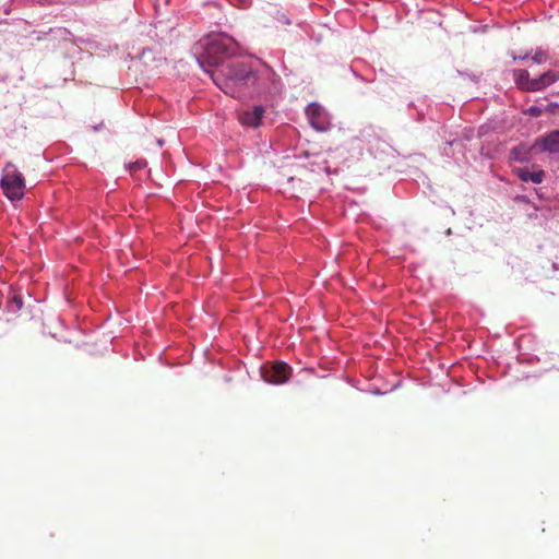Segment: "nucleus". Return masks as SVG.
<instances>
[{
	"label": "nucleus",
	"instance_id": "5",
	"mask_svg": "<svg viewBox=\"0 0 559 559\" xmlns=\"http://www.w3.org/2000/svg\"><path fill=\"white\" fill-rule=\"evenodd\" d=\"M260 373L269 384H283L289 381L292 368L285 362H276L270 367L260 368Z\"/></svg>",
	"mask_w": 559,
	"mask_h": 559
},
{
	"label": "nucleus",
	"instance_id": "11",
	"mask_svg": "<svg viewBox=\"0 0 559 559\" xmlns=\"http://www.w3.org/2000/svg\"><path fill=\"white\" fill-rule=\"evenodd\" d=\"M533 79H530V73L528 71L526 70H521L519 71L518 75H516V83L518 85L522 88V90H525L527 91V86H528V83L530 81H532Z\"/></svg>",
	"mask_w": 559,
	"mask_h": 559
},
{
	"label": "nucleus",
	"instance_id": "14",
	"mask_svg": "<svg viewBox=\"0 0 559 559\" xmlns=\"http://www.w3.org/2000/svg\"><path fill=\"white\" fill-rule=\"evenodd\" d=\"M527 112L533 117H538L542 114V109L537 106H532L528 108Z\"/></svg>",
	"mask_w": 559,
	"mask_h": 559
},
{
	"label": "nucleus",
	"instance_id": "1",
	"mask_svg": "<svg viewBox=\"0 0 559 559\" xmlns=\"http://www.w3.org/2000/svg\"><path fill=\"white\" fill-rule=\"evenodd\" d=\"M206 72L218 88L236 98L249 95L251 83L255 80L254 70L250 64L241 61L221 64Z\"/></svg>",
	"mask_w": 559,
	"mask_h": 559
},
{
	"label": "nucleus",
	"instance_id": "2",
	"mask_svg": "<svg viewBox=\"0 0 559 559\" xmlns=\"http://www.w3.org/2000/svg\"><path fill=\"white\" fill-rule=\"evenodd\" d=\"M198 62L201 68L212 70L219 67L224 58L238 52L236 40L225 33L209 34L197 44Z\"/></svg>",
	"mask_w": 559,
	"mask_h": 559
},
{
	"label": "nucleus",
	"instance_id": "13",
	"mask_svg": "<svg viewBox=\"0 0 559 559\" xmlns=\"http://www.w3.org/2000/svg\"><path fill=\"white\" fill-rule=\"evenodd\" d=\"M144 166H145V162L144 160H138V162H135V163L130 165V170L131 171L140 170Z\"/></svg>",
	"mask_w": 559,
	"mask_h": 559
},
{
	"label": "nucleus",
	"instance_id": "7",
	"mask_svg": "<svg viewBox=\"0 0 559 559\" xmlns=\"http://www.w3.org/2000/svg\"><path fill=\"white\" fill-rule=\"evenodd\" d=\"M557 81H559V71L549 70V71L545 72L544 74H542L540 76L535 78L532 81H530L527 91H530V92L542 91V90L550 86L551 84L556 83Z\"/></svg>",
	"mask_w": 559,
	"mask_h": 559
},
{
	"label": "nucleus",
	"instance_id": "3",
	"mask_svg": "<svg viewBox=\"0 0 559 559\" xmlns=\"http://www.w3.org/2000/svg\"><path fill=\"white\" fill-rule=\"evenodd\" d=\"M0 187L10 201H19L25 191V179L23 174L13 163H7L2 169Z\"/></svg>",
	"mask_w": 559,
	"mask_h": 559
},
{
	"label": "nucleus",
	"instance_id": "8",
	"mask_svg": "<svg viewBox=\"0 0 559 559\" xmlns=\"http://www.w3.org/2000/svg\"><path fill=\"white\" fill-rule=\"evenodd\" d=\"M265 112L264 107L255 106L252 109L243 110L239 114V121L242 126L257 128L260 126L262 117Z\"/></svg>",
	"mask_w": 559,
	"mask_h": 559
},
{
	"label": "nucleus",
	"instance_id": "6",
	"mask_svg": "<svg viewBox=\"0 0 559 559\" xmlns=\"http://www.w3.org/2000/svg\"><path fill=\"white\" fill-rule=\"evenodd\" d=\"M309 123L317 131H326L330 129L331 122L325 109L317 103H311L306 108Z\"/></svg>",
	"mask_w": 559,
	"mask_h": 559
},
{
	"label": "nucleus",
	"instance_id": "9",
	"mask_svg": "<svg viewBox=\"0 0 559 559\" xmlns=\"http://www.w3.org/2000/svg\"><path fill=\"white\" fill-rule=\"evenodd\" d=\"M535 145L543 152L559 153V130L551 131L547 135L539 138Z\"/></svg>",
	"mask_w": 559,
	"mask_h": 559
},
{
	"label": "nucleus",
	"instance_id": "12",
	"mask_svg": "<svg viewBox=\"0 0 559 559\" xmlns=\"http://www.w3.org/2000/svg\"><path fill=\"white\" fill-rule=\"evenodd\" d=\"M23 307V300L21 296L14 295L8 302V308L11 312H16Z\"/></svg>",
	"mask_w": 559,
	"mask_h": 559
},
{
	"label": "nucleus",
	"instance_id": "10",
	"mask_svg": "<svg viewBox=\"0 0 559 559\" xmlns=\"http://www.w3.org/2000/svg\"><path fill=\"white\" fill-rule=\"evenodd\" d=\"M514 174L524 182L540 183L545 177L544 170L531 171L527 167L514 169Z\"/></svg>",
	"mask_w": 559,
	"mask_h": 559
},
{
	"label": "nucleus",
	"instance_id": "15",
	"mask_svg": "<svg viewBox=\"0 0 559 559\" xmlns=\"http://www.w3.org/2000/svg\"><path fill=\"white\" fill-rule=\"evenodd\" d=\"M533 60H534L536 63L540 64V63H543V62H544L545 57H544V55H543V53L537 52V53H535V55H534Z\"/></svg>",
	"mask_w": 559,
	"mask_h": 559
},
{
	"label": "nucleus",
	"instance_id": "16",
	"mask_svg": "<svg viewBox=\"0 0 559 559\" xmlns=\"http://www.w3.org/2000/svg\"><path fill=\"white\" fill-rule=\"evenodd\" d=\"M512 155L515 159H521V157L519 156V148H513L512 150Z\"/></svg>",
	"mask_w": 559,
	"mask_h": 559
},
{
	"label": "nucleus",
	"instance_id": "4",
	"mask_svg": "<svg viewBox=\"0 0 559 559\" xmlns=\"http://www.w3.org/2000/svg\"><path fill=\"white\" fill-rule=\"evenodd\" d=\"M254 82L251 83L249 95H273L280 92V78L267 66L254 71Z\"/></svg>",
	"mask_w": 559,
	"mask_h": 559
}]
</instances>
